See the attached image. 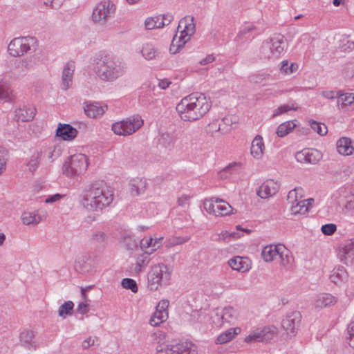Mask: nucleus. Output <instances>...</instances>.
Returning <instances> with one entry per match:
<instances>
[{
	"instance_id": "f257e3e1",
	"label": "nucleus",
	"mask_w": 354,
	"mask_h": 354,
	"mask_svg": "<svg viewBox=\"0 0 354 354\" xmlns=\"http://www.w3.org/2000/svg\"><path fill=\"white\" fill-rule=\"evenodd\" d=\"M212 107V102L203 93H192L176 106V111L183 121L194 122L206 115Z\"/></svg>"
},
{
	"instance_id": "f03ea898",
	"label": "nucleus",
	"mask_w": 354,
	"mask_h": 354,
	"mask_svg": "<svg viewBox=\"0 0 354 354\" xmlns=\"http://www.w3.org/2000/svg\"><path fill=\"white\" fill-rule=\"evenodd\" d=\"M93 71L100 80L112 82L124 74V67L113 55L100 53L95 57Z\"/></svg>"
},
{
	"instance_id": "7ed1b4c3",
	"label": "nucleus",
	"mask_w": 354,
	"mask_h": 354,
	"mask_svg": "<svg viewBox=\"0 0 354 354\" xmlns=\"http://www.w3.org/2000/svg\"><path fill=\"white\" fill-rule=\"evenodd\" d=\"M113 201V192L105 188L102 184L94 183L84 190L82 204L90 211H100L110 205Z\"/></svg>"
},
{
	"instance_id": "20e7f679",
	"label": "nucleus",
	"mask_w": 354,
	"mask_h": 354,
	"mask_svg": "<svg viewBox=\"0 0 354 354\" xmlns=\"http://www.w3.org/2000/svg\"><path fill=\"white\" fill-rule=\"evenodd\" d=\"M178 30L180 35L176 34L171 41L170 52L175 54L183 47L195 33L196 26L194 17L187 16L181 19L178 23Z\"/></svg>"
},
{
	"instance_id": "39448f33",
	"label": "nucleus",
	"mask_w": 354,
	"mask_h": 354,
	"mask_svg": "<svg viewBox=\"0 0 354 354\" xmlns=\"http://www.w3.org/2000/svg\"><path fill=\"white\" fill-rule=\"evenodd\" d=\"M287 46L286 39L283 35H278L263 42L260 54L264 59H278L285 52Z\"/></svg>"
},
{
	"instance_id": "423d86ee",
	"label": "nucleus",
	"mask_w": 354,
	"mask_h": 354,
	"mask_svg": "<svg viewBox=\"0 0 354 354\" xmlns=\"http://www.w3.org/2000/svg\"><path fill=\"white\" fill-rule=\"evenodd\" d=\"M171 272L167 265L158 263L151 268L147 275V287L151 290H156L162 286H167L169 283Z\"/></svg>"
},
{
	"instance_id": "0eeeda50",
	"label": "nucleus",
	"mask_w": 354,
	"mask_h": 354,
	"mask_svg": "<svg viewBox=\"0 0 354 354\" xmlns=\"http://www.w3.org/2000/svg\"><path fill=\"white\" fill-rule=\"evenodd\" d=\"M87 168V158L82 153L71 156L62 167L63 174L70 178L84 174Z\"/></svg>"
},
{
	"instance_id": "6e6552de",
	"label": "nucleus",
	"mask_w": 354,
	"mask_h": 354,
	"mask_svg": "<svg viewBox=\"0 0 354 354\" xmlns=\"http://www.w3.org/2000/svg\"><path fill=\"white\" fill-rule=\"evenodd\" d=\"M142 124L143 121L139 115H133L113 124L112 130L119 136H129L139 129Z\"/></svg>"
},
{
	"instance_id": "1a4fd4ad",
	"label": "nucleus",
	"mask_w": 354,
	"mask_h": 354,
	"mask_svg": "<svg viewBox=\"0 0 354 354\" xmlns=\"http://www.w3.org/2000/svg\"><path fill=\"white\" fill-rule=\"evenodd\" d=\"M115 12V6L111 1H103L94 8L92 13L93 21L100 25H104Z\"/></svg>"
},
{
	"instance_id": "9d476101",
	"label": "nucleus",
	"mask_w": 354,
	"mask_h": 354,
	"mask_svg": "<svg viewBox=\"0 0 354 354\" xmlns=\"http://www.w3.org/2000/svg\"><path fill=\"white\" fill-rule=\"evenodd\" d=\"M35 43L34 37H17L10 42L8 50L12 56L19 57L29 52Z\"/></svg>"
},
{
	"instance_id": "9b49d317",
	"label": "nucleus",
	"mask_w": 354,
	"mask_h": 354,
	"mask_svg": "<svg viewBox=\"0 0 354 354\" xmlns=\"http://www.w3.org/2000/svg\"><path fill=\"white\" fill-rule=\"evenodd\" d=\"M301 315L299 311L288 314L281 322V326L290 336H295L300 326Z\"/></svg>"
},
{
	"instance_id": "f8f14e48",
	"label": "nucleus",
	"mask_w": 354,
	"mask_h": 354,
	"mask_svg": "<svg viewBox=\"0 0 354 354\" xmlns=\"http://www.w3.org/2000/svg\"><path fill=\"white\" fill-rule=\"evenodd\" d=\"M296 160L301 163L317 164L322 158V153L316 149H304L295 154Z\"/></svg>"
},
{
	"instance_id": "ddd939ff",
	"label": "nucleus",
	"mask_w": 354,
	"mask_h": 354,
	"mask_svg": "<svg viewBox=\"0 0 354 354\" xmlns=\"http://www.w3.org/2000/svg\"><path fill=\"white\" fill-rule=\"evenodd\" d=\"M47 216L46 211L38 209L36 211H25L21 214L22 223L26 225H36Z\"/></svg>"
},
{
	"instance_id": "4468645a",
	"label": "nucleus",
	"mask_w": 354,
	"mask_h": 354,
	"mask_svg": "<svg viewBox=\"0 0 354 354\" xmlns=\"http://www.w3.org/2000/svg\"><path fill=\"white\" fill-rule=\"evenodd\" d=\"M157 354H197V352L190 344L182 342L158 351Z\"/></svg>"
},
{
	"instance_id": "2eb2a0df",
	"label": "nucleus",
	"mask_w": 354,
	"mask_h": 354,
	"mask_svg": "<svg viewBox=\"0 0 354 354\" xmlns=\"http://www.w3.org/2000/svg\"><path fill=\"white\" fill-rule=\"evenodd\" d=\"M279 189V185L273 180H266L257 192L261 198H268L274 196Z\"/></svg>"
},
{
	"instance_id": "dca6fc26",
	"label": "nucleus",
	"mask_w": 354,
	"mask_h": 354,
	"mask_svg": "<svg viewBox=\"0 0 354 354\" xmlns=\"http://www.w3.org/2000/svg\"><path fill=\"white\" fill-rule=\"evenodd\" d=\"M35 333L29 329H25L20 333L19 342L22 346L28 350H36L38 344L35 339Z\"/></svg>"
},
{
	"instance_id": "f3484780",
	"label": "nucleus",
	"mask_w": 354,
	"mask_h": 354,
	"mask_svg": "<svg viewBox=\"0 0 354 354\" xmlns=\"http://www.w3.org/2000/svg\"><path fill=\"white\" fill-rule=\"evenodd\" d=\"M107 106H102L99 102H84V110L86 115L91 118H95L103 115Z\"/></svg>"
},
{
	"instance_id": "a211bd4d",
	"label": "nucleus",
	"mask_w": 354,
	"mask_h": 354,
	"mask_svg": "<svg viewBox=\"0 0 354 354\" xmlns=\"http://www.w3.org/2000/svg\"><path fill=\"white\" fill-rule=\"evenodd\" d=\"M228 265L232 269L241 272H247L250 268V260L239 256L230 259L228 261Z\"/></svg>"
},
{
	"instance_id": "6ab92c4d",
	"label": "nucleus",
	"mask_w": 354,
	"mask_h": 354,
	"mask_svg": "<svg viewBox=\"0 0 354 354\" xmlns=\"http://www.w3.org/2000/svg\"><path fill=\"white\" fill-rule=\"evenodd\" d=\"M77 134V129L68 124H59L56 131V136L64 140H72Z\"/></svg>"
},
{
	"instance_id": "aec40b11",
	"label": "nucleus",
	"mask_w": 354,
	"mask_h": 354,
	"mask_svg": "<svg viewBox=\"0 0 354 354\" xmlns=\"http://www.w3.org/2000/svg\"><path fill=\"white\" fill-rule=\"evenodd\" d=\"M354 254V239H351L339 247L338 257L345 264Z\"/></svg>"
},
{
	"instance_id": "412c9836",
	"label": "nucleus",
	"mask_w": 354,
	"mask_h": 354,
	"mask_svg": "<svg viewBox=\"0 0 354 354\" xmlns=\"http://www.w3.org/2000/svg\"><path fill=\"white\" fill-rule=\"evenodd\" d=\"M337 106L339 109H354V93H340L338 95Z\"/></svg>"
},
{
	"instance_id": "4be33fe9",
	"label": "nucleus",
	"mask_w": 354,
	"mask_h": 354,
	"mask_svg": "<svg viewBox=\"0 0 354 354\" xmlns=\"http://www.w3.org/2000/svg\"><path fill=\"white\" fill-rule=\"evenodd\" d=\"M75 69V66L73 62H68L62 71V88L64 90H67L72 84L73 75Z\"/></svg>"
},
{
	"instance_id": "5701e85b",
	"label": "nucleus",
	"mask_w": 354,
	"mask_h": 354,
	"mask_svg": "<svg viewBox=\"0 0 354 354\" xmlns=\"http://www.w3.org/2000/svg\"><path fill=\"white\" fill-rule=\"evenodd\" d=\"M147 181L144 178H136L130 182V193L133 196L143 194L147 187Z\"/></svg>"
},
{
	"instance_id": "b1692460",
	"label": "nucleus",
	"mask_w": 354,
	"mask_h": 354,
	"mask_svg": "<svg viewBox=\"0 0 354 354\" xmlns=\"http://www.w3.org/2000/svg\"><path fill=\"white\" fill-rule=\"evenodd\" d=\"M336 302L337 299L333 295L328 293H322L317 296L314 301V306L317 308H323L334 305Z\"/></svg>"
},
{
	"instance_id": "393cba45",
	"label": "nucleus",
	"mask_w": 354,
	"mask_h": 354,
	"mask_svg": "<svg viewBox=\"0 0 354 354\" xmlns=\"http://www.w3.org/2000/svg\"><path fill=\"white\" fill-rule=\"evenodd\" d=\"M216 214V216H223L234 214L236 213V209H234L228 203L220 198H215Z\"/></svg>"
},
{
	"instance_id": "a878e982",
	"label": "nucleus",
	"mask_w": 354,
	"mask_h": 354,
	"mask_svg": "<svg viewBox=\"0 0 354 354\" xmlns=\"http://www.w3.org/2000/svg\"><path fill=\"white\" fill-rule=\"evenodd\" d=\"M265 145L262 137L259 135L256 136L252 142L251 155L256 159H260L263 155Z\"/></svg>"
},
{
	"instance_id": "bb28decb",
	"label": "nucleus",
	"mask_w": 354,
	"mask_h": 354,
	"mask_svg": "<svg viewBox=\"0 0 354 354\" xmlns=\"http://www.w3.org/2000/svg\"><path fill=\"white\" fill-rule=\"evenodd\" d=\"M35 115V109L32 106L20 107L15 111V118L17 120L26 122L33 119Z\"/></svg>"
},
{
	"instance_id": "cd10ccee",
	"label": "nucleus",
	"mask_w": 354,
	"mask_h": 354,
	"mask_svg": "<svg viewBox=\"0 0 354 354\" xmlns=\"http://www.w3.org/2000/svg\"><path fill=\"white\" fill-rule=\"evenodd\" d=\"M177 140L176 136L174 133L165 132L160 135L158 138V145L166 149H171Z\"/></svg>"
},
{
	"instance_id": "c85d7f7f",
	"label": "nucleus",
	"mask_w": 354,
	"mask_h": 354,
	"mask_svg": "<svg viewBox=\"0 0 354 354\" xmlns=\"http://www.w3.org/2000/svg\"><path fill=\"white\" fill-rule=\"evenodd\" d=\"M107 235L102 231L93 232L89 239L91 245L97 248H104L107 244Z\"/></svg>"
},
{
	"instance_id": "c756f323",
	"label": "nucleus",
	"mask_w": 354,
	"mask_h": 354,
	"mask_svg": "<svg viewBox=\"0 0 354 354\" xmlns=\"http://www.w3.org/2000/svg\"><path fill=\"white\" fill-rule=\"evenodd\" d=\"M279 245H268L265 246L261 252V257L266 262L272 261L279 256Z\"/></svg>"
},
{
	"instance_id": "7c9ffc66",
	"label": "nucleus",
	"mask_w": 354,
	"mask_h": 354,
	"mask_svg": "<svg viewBox=\"0 0 354 354\" xmlns=\"http://www.w3.org/2000/svg\"><path fill=\"white\" fill-rule=\"evenodd\" d=\"M337 150L339 154L348 156L352 154L354 147L351 145V140L348 138H341L337 142Z\"/></svg>"
},
{
	"instance_id": "2f4dec72",
	"label": "nucleus",
	"mask_w": 354,
	"mask_h": 354,
	"mask_svg": "<svg viewBox=\"0 0 354 354\" xmlns=\"http://www.w3.org/2000/svg\"><path fill=\"white\" fill-rule=\"evenodd\" d=\"M314 202L313 198H308L306 200H302L298 201L296 205H292L291 207V211L293 214H305L312 207V204Z\"/></svg>"
},
{
	"instance_id": "473e14b6",
	"label": "nucleus",
	"mask_w": 354,
	"mask_h": 354,
	"mask_svg": "<svg viewBox=\"0 0 354 354\" xmlns=\"http://www.w3.org/2000/svg\"><path fill=\"white\" fill-rule=\"evenodd\" d=\"M241 331L240 328H230L221 333L216 339V344H223L233 339Z\"/></svg>"
},
{
	"instance_id": "72a5a7b5",
	"label": "nucleus",
	"mask_w": 354,
	"mask_h": 354,
	"mask_svg": "<svg viewBox=\"0 0 354 354\" xmlns=\"http://www.w3.org/2000/svg\"><path fill=\"white\" fill-rule=\"evenodd\" d=\"M280 259V264L282 266L288 267L291 265L292 261V256L290 252L282 244H279V256Z\"/></svg>"
},
{
	"instance_id": "f704fd0d",
	"label": "nucleus",
	"mask_w": 354,
	"mask_h": 354,
	"mask_svg": "<svg viewBox=\"0 0 354 354\" xmlns=\"http://www.w3.org/2000/svg\"><path fill=\"white\" fill-rule=\"evenodd\" d=\"M295 120L286 121L279 125L277 129V134L279 137L283 138L290 133L296 127Z\"/></svg>"
},
{
	"instance_id": "c9c22d12",
	"label": "nucleus",
	"mask_w": 354,
	"mask_h": 354,
	"mask_svg": "<svg viewBox=\"0 0 354 354\" xmlns=\"http://www.w3.org/2000/svg\"><path fill=\"white\" fill-rule=\"evenodd\" d=\"M222 314L223 315L224 323L233 324L237 319L238 313L236 309L233 307L227 306L221 309Z\"/></svg>"
},
{
	"instance_id": "e433bc0d",
	"label": "nucleus",
	"mask_w": 354,
	"mask_h": 354,
	"mask_svg": "<svg viewBox=\"0 0 354 354\" xmlns=\"http://www.w3.org/2000/svg\"><path fill=\"white\" fill-rule=\"evenodd\" d=\"M41 156V151H35L32 153L26 162L29 171L33 174L37 170L40 162Z\"/></svg>"
},
{
	"instance_id": "4c0bfd02",
	"label": "nucleus",
	"mask_w": 354,
	"mask_h": 354,
	"mask_svg": "<svg viewBox=\"0 0 354 354\" xmlns=\"http://www.w3.org/2000/svg\"><path fill=\"white\" fill-rule=\"evenodd\" d=\"M346 271L343 267H338L333 269L330 275V281L337 285L346 277Z\"/></svg>"
},
{
	"instance_id": "58836bf2",
	"label": "nucleus",
	"mask_w": 354,
	"mask_h": 354,
	"mask_svg": "<svg viewBox=\"0 0 354 354\" xmlns=\"http://www.w3.org/2000/svg\"><path fill=\"white\" fill-rule=\"evenodd\" d=\"M158 49L151 44H145L142 48V55L145 59L150 60L155 59L158 55Z\"/></svg>"
},
{
	"instance_id": "ea45409f",
	"label": "nucleus",
	"mask_w": 354,
	"mask_h": 354,
	"mask_svg": "<svg viewBox=\"0 0 354 354\" xmlns=\"http://www.w3.org/2000/svg\"><path fill=\"white\" fill-rule=\"evenodd\" d=\"M209 319L212 321V325L215 327H221L225 324L223 315L222 314L221 309L219 308H216L211 312Z\"/></svg>"
},
{
	"instance_id": "a19ab883",
	"label": "nucleus",
	"mask_w": 354,
	"mask_h": 354,
	"mask_svg": "<svg viewBox=\"0 0 354 354\" xmlns=\"http://www.w3.org/2000/svg\"><path fill=\"white\" fill-rule=\"evenodd\" d=\"M168 318V313L155 311L150 318L149 324L152 326H158Z\"/></svg>"
},
{
	"instance_id": "79ce46f5",
	"label": "nucleus",
	"mask_w": 354,
	"mask_h": 354,
	"mask_svg": "<svg viewBox=\"0 0 354 354\" xmlns=\"http://www.w3.org/2000/svg\"><path fill=\"white\" fill-rule=\"evenodd\" d=\"M298 64L295 62H290L288 60H283L280 66V71L285 75H290L298 70Z\"/></svg>"
},
{
	"instance_id": "37998d69",
	"label": "nucleus",
	"mask_w": 354,
	"mask_h": 354,
	"mask_svg": "<svg viewBox=\"0 0 354 354\" xmlns=\"http://www.w3.org/2000/svg\"><path fill=\"white\" fill-rule=\"evenodd\" d=\"M160 16L148 17L145 21V26L147 30L163 28L164 22L160 21Z\"/></svg>"
},
{
	"instance_id": "c03bdc74",
	"label": "nucleus",
	"mask_w": 354,
	"mask_h": 354,
	"mask_svg": "<svg viewBox=\"0 0 354 354\" xmlns=\"http://www.w3.org/2000/svg\"><path fill=\"white\" fill-rule=\"evenodd\" d=\"M262 342H268L277 335V328L273 326L265 327L261 330Z\"/></svg>"
},
{
	"instance_id": "a18cd8bd",
	"label": "nucleus",
	"mask_w": 354,
	"mask_h": 354,
	"mask_svg": "<svg viewBox=\"0 0 354 354\" xmlns=\"http://www.w3.org/2000/svg\"><path fill=\"white\" fill-rule=\"evenodd\" d=\"M151 254H146L145 252L139 255L136 259V270L137 272H140L142 268H145L150 261V259L149 255Z\"/></svg>"
},
{
	"instance_id": "49530a36",
	"label": "nucleus",
	"mask_w": 354,
	"mask_h": 354,
	"mask_svg": "<svg viewBox=\"0 0 354 354\" xmlns=\"http://www.w3.org/2000/svg\"><path fill=\"white\" fill-rule=\"evenodd\" d=\"M73 307L74 304L71 301L64 303L59 308V316L64 318L66 315H72Z\"/></svg>"
},
{
	"instance_id": "de8ad7c7",
	"label": "nucleus",
	"mask_w": 354,
	"mask_h": 354,
	"mask_svg": "<svg viewBox=\"0 0 354 354\" xmlns=\"http://www.w3.org/2000/svg\"><path fill=\"white\" fill-rule=\"evenodd\" d=\"M207 134L212 137L216 136L217 133L221 131V124L218 120L211 122L205 128Z\"/></svg>"
},
{
	"instance_id": "09e8293b",
	"label": "nucleus",
	"mask_w": 354,
	"mask_h": 354,
	"mask_svg": "<svg viewBox=\"0 0 354 354\" xmlns=\"http://www.w3.org/2000/svg\"><path fill=\"white\" fill-rule=\"evenodd\" d=\"M11 90L9 84L6 82H0V100H10Z\"/></svg>"
},
{
	"instance_id": "8fccbe9b",
	"label": "nucleus",
	"mask_w": 354,
	"mask_h": 354,
	"mask_svg": "<svg viewBox=\"0 0 354 354\" xmlns=\"http://www.w3.org/2000/svg\"><path fill=\"white\" fill-rule=\"evenodd\" d=\"M304 190L301 187H296L290 190L288 194V200L290 203H294L295 201H297L298 198H301L303 196Z\"/></svg>"
},
{
	"instance_id": "3c124183",
	"label": "nucleus",
	"mask_w": 354,
	"mask_h": 354,
	"mask_svg": "<svg viewBox=\"0 0 354 354\" xmlns=\"http://www.w3.org/2000/svg\"><path fill=\"white\" fill-rule=\"evenodd\" d=\"M121 286L125 289H129L132 292L136 293L138 290V288L136 281L130 278H124L121 281Z\"/></svg>"
},
{
	"instance_id": "603ef678",
	"label": "nucleus",
	"mask_w": 354,
	"mask_h": 354,
	"mask_svg": "<svg viewBox=\"0 0 354 354\" xmlns=\"http://www.w3.org/2000/svg\"><path fill=\"white\" fill-rule=\"evenodd\" d=\"M298 108L297 105L295 103H292L291 104H283L276 109L273 113V117L281 115L283 113H287L290 110H297Z\"/></svg>"
},
{
	"instance_id": "864d4df0",
	"label": "nucleus",
	"mask_w": 354,
	"mask_h": 354,
	"mask_svg": "<svg viewBox=\"0 0 354 354\" xmlns=\"http://www.w3.org/2000/svg\"><path fill=\"white\" fill-rule=\"evenodd\" d=\"M310 125L311 128L320 136H324L328 132L327 127L323 123L311 121Z\"/></svg>"
},
{
	"instance_id": "5fc2aeb1",
	"label": "nucleus",
	"mask_w": 354,
	"mask_h": 354,
	"mask_svg": "<svg viewBox=\"0 0 354 354\" xmlns=\"http://www.w3.org/2000/svg\"><path fill=\"white\" fill-rule=\"evenodd\" d=\"M216 198H212L210 199H205L203 202V207L205 210L209 213L213 214L216 216Z\"/></svg>"
},
{
	"instance_id": "6e6d98bb",
	"label": "nucleus",
	"mask_w": 354,
	"mask_h": 354,
	"mask_svg": "<svg viewBox=\"0 0 354 354\" xmlns=\"http://www.w3.org/2000/svg\"><path fill=\"white\" fill-rule=\"evenodd\" d=\"M153 239L152 237L143 238L140 241L139 247L143 252L147 254V252L153 248Z\"/></svg>"
},
{
	"instance_id": "4d7b16f0",
	"label": "nucleus",
	"mask_w": 354,
	"mask_h": 354,
	"mask_svg": "<svg viewBox=\"0 0 354 354\" xmlns=\"http://www.w3.org/2000/svg\"><path fill=\"white\" fill-rule=\"evenodd\" d=\"M337 230V226L333 223H328L323 225L321 227V231L324 235H332Z\"/></svg>"
},
{
	"instance_id": "13d9d810",
	"label": "nucleus",
	"mask_w": 354,
	"mask_h": 354,
	"mask_svg": "<svg viewBox=\"0 0 354 354\" xmlns=\"http://www.w3.org/2000/svg\"><path fill=\"white\" fill-rule=\"evenodd\" d=\"M245 342L250 343L252 342H262L261 330L259 331H255L245 337Z\"/></svg>"
},
{
	"instance_id": "bf43d9fd",
	"label": "nucleus",
	"mask_w": 354,
	"mask_h": 354,
	"mask_svg": "<svg viewBox=\"0 0 354 354\" xmlns=\"http://www.w3.org/2000/svg\"><path fill=\"white\" fill-rule=\"evenodd\" d=\"M192 198L191 195L188 194H183L177 198V204L178 206L181 207H189V201Z\"/></svg>"
},
{
	"instance_id": "052dcab7",
	"label": "nucleus",
	"mask_w": 354,
	"mask_h": 354,
	"mask_svg": "<svg viewBox=\"0 0 354 354\" xmlns=\"http://www.w3.org/2000/svg\"><path fill=\"white\" fill-rule=\"evenodd\" d=\"M48 152V159L53 162L55 159H57L60 155H61V150L59 148H57L56 147H54L53 148L50 147L47 149Z\"/></svg>"
},
{
	"instance_id": "680f3d73",
	"label": "nucleus",
	"mask_w": 354,
	"mask_h": 354,
	"mask_svg": "<svg viewBox=\"0 0 354 354\" xmlns=\"http://www.w3.org/2000/svg\"><path fill=\"white\" fill-rule=\"evenodd\" d=\"M64 0H44L46 6H50L53 9H58L61 7Z\"/></svg>"
},
{
	"instance_id": "e2e57ef3",
	"label": "nucleus",
	"mask_w": 354,
	"mask_h": 354,
	"mask_svg": "<svg viewBox=\"0 0 354 354\" xmlns=\"http://www.w3.org/2000/svg\"><path fill=\"white\" fill-rule=\"evenodd\" d=\"M169 305V301L167 299H162L159 301L156 306V311H160L161 313H168L167 308Z\"/></svg>"
},
{
	"instance_id": "0e129e2a",
	"label": "nucleus",
	"mask_w": 354,
	"mask_h": 354,
	"mask_svg": "<svg viewBox=\"0 0 354 354\" xmlns=\"http://www.w3.org/2000/svg\"><path fill=\"white\" fill-rule=\"evenodd\" d=\"M340 91L335 92L333 91H326L322 93V95L327 99H338V95Z\"/></svg>"
},
{
	"instance_id": "69168bd1",
	"label": "nucleus",
	"mask_w": 354,
	"mask_h": 354,
	"mask_svg": "<svg viewBox=\"0 0 354 354\" xmlns=\"http://www.w3.org/2000/svg\"><path fill=\"white\" fill-rule=\"evenodd\" d=\"M160 21L164 22L163 27L170 24V23L171 22V21L174 19L173 15L169 13L164 14V15H160Z\"/></svg>"
},
{
	"instance_id": "338daca9",
	"label": "nucleus",
	"mask_w": 354,
	"mask_h": 354,
	"mask_svg": "<svg viewBox=\"0 0 354 354\" xmlns=\"http://www.w3.org/2000/svg\"><path fill=\"white\" fill-rule=\"evenodd\" d=\"M89 310L88 305L86 304L85 301L80 303L77 308V311L78 313L84 315L88 313Z\"/></svg>"
},
{
	"instance_id": "774afa93",
	"label": "nucleus",
	"mask_w": 354,
	"mask_h": 354,
	"mask_svg": "<svg viewBox=\"0 0 354 354\" xmlns=\"http://www.w3.org/2000/svg\"><path fill=\"white\" fill-rule=\"evenodd\" d=\"M254 29V27L252 25L246 26L243 27V29L239 31V32L238 33L236 37H238L239 39H241L245 35H246L247 33L251 32Z\"/></svg>"
}]
</instances>
